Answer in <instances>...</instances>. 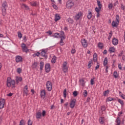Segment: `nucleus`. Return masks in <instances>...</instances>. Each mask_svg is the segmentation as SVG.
I'll return each mask as SVG.
<instances>
[{
  "label": "nucleus",
  "instance_id": "09e8293b",
  "mask_svg": "<svg viewBox=\"0 0 125 125\" xmlns=\"http://www.w3.org/2000/svg\"><path fill=\"white\" fill-rule=\"evenodd\" d=\"M22 6H24V7H25V9H26V10H29V7L28 6H27L26 4H22Z\"/></svg>",
  "mask_w": 125,
  "mask_h": 125
},
{
  "label": "nucleus",
  "instance_id": "1a4fd4ad",
  "mask_svg": "<svg viewBox=\"0 0 125 125\" xmlns=\"http://www.w3.org/2000/svg\"><path fill=\"white\" fill-rule=\"evenodd\" d=\"M81 43L83 47H87V42L85 39L82 40Z\"/></svg>",
  "mask_w": 125,
  "mask_h": 125
},
{
  "label": "nucleus",
  "instance_id": "6ab92c4d",
  "mask_svg": "<svg viewBox=\"0 0 125 125\" xmlns=\"http://www.w3.org/2000/svg\"><path fill=\"white\" fill-rule=\"evenodd\" d=\"M97 2L99 8H100V9H101V8H102V4H101V2L100 1V0H97Z\"/></svg>",
  "mask_w": 125,
  "mask_h": 125
},
{
  "label": "nucleus",
  "instance_id": "a18cd8bd",
  "mask_svg": "<svg viewBox=\"0 0 125 125\" xmlns=\"http://www.w3.org/2000/svg\"><path fill=\"white\" fill-rule=\"evenodd\" d=\"M28 125H33V122L30 119L28 121Z\"/></svg>",
  "mask_w": 125,
  "mask_h": 125
},
{
  "label": "nucleus",
  "instance_id": "bf43d9fd",
  "mask_svg": "<svg viewBox=\"0 0 125 125\" xmlns=\"http://www.w3.org/2000/svg\"><path fill=\"white\" fill-rule=\"evenodd\" d=\"M114 99L112 98H108L107 99V101H108L109 102V101H112V100H113Z\"/></svg>",
  "mask_w": 125,
  "mask_h": 125
},
{
  "label": "nucleus",
  "instance_id": "ddd939ff",
  "mask_svg": "<svg viewBox=\"0 0 125 125\" xmlns=\"http://www.w3.org/2000/svg\"><path fill=\"white\" fill-rule=\"evenodd\" d=\"M60 16H59V14H56L55 15V22H57L58 20H60Z\"/></svg>",
  "mask_w": 125,
  "mask_h": 125
},
{
  "label": "nucleus",
  "instance_id": "9b49d317",
  "mask_svg": "<svg viewBox=\"0 0 125 125\" xmlns=\"http://www.w3.org/2000/svg\"><path fill=\"white\" fill-rule=\"evenodd\" d=\"M118 43H119V40L117 39L114 38L112 40V44L113 45H118Z\"/></svg>",
  "mask_w": 125,
  "mask_h": 125
},
{
  "label": "nucleus",
  "instance_id": "6e6552de",
  "mask_svg": "<svg viewBox=\"0 0 125 125\" xmlns=\"http://www.w3.org/2000/svg\"><path fill=\"white\" fill-rule=\"evenodd\" d=\"M77 100H76V99H73L70 102V108H71L72 109L74 108V107H75V105H76V102Z\"/></svg>",
  "mask_w": 125,
  "mask_h": 125
},
{
  "label": "nucleus",
  "instance_id": "5701e85b",
  "mask_svg": "<svg viewBox=\"0 0 125 125\" xmlns=\"http://www.w3.org/2000/svg\"><path fill=\"white\" fill-rule=\"evenodd\" d=\"M115 22L118 23V24L120 23V16L119 15H116V16Z\"/></svg>",
  "mask_w": 125,
  "mask_h": 125
},
{
  "label": "nucleus",
  "instance_id": "0eeeda50",
  "mask_svg": "<svg viewBox=\"0 0 125 125\" xmlns=\"http://www.w3.org/2000/svg\"><path fill=\"white\" fill-rule=\"evenodd\" d=\"M45 70L46 73H49L50 72V64L49 63H46L45 64Z\"/></svg>",
  "mask_w": 125,
  "mask_h": 125
},
{
  "label": "nucleus",
  "instance_id": "2f4dec72",
  "mask_svg": "<svg viewBox=\"0 0 125 125\" xmlns=\"http://www.w3.org/2000/svg\"><path fill=\"white\" fill-rule=\"evenodd\" d=\"M109 51L110 53L115 52V48L114 47L109 48Z\"/></svg>",
  "mask_w": 125,
  "mask_h": 125
},
{
  "label": "nucleus",
  "instance_id": "3c124183",
  "mask_svg": "<svg viewBox=\"0 0 125 125\" xmlns=\"http://www.w3.org/2000/svg\"><path fill=\"white\" fill-rule=\"evenodd\" d=\"M63 72L64 73H66V72H67V70H68V68H67V66L66 67H63Z\"/></svg>",
  "mask_w": 125,
  "mask_h": 125
},
{
  "label": "nucleus",
  "instance_id": "5fc2aeb1",
  "mask_svg": "<svg viewBox=\"0 0 125 125\" xmlns=\"http://www.w3.org/2000/svg\"><path fill=\"white\" fill-rule=\"evenodd\" d=\"M72 54H75L76 53V50L75 49H72L71 51Z\"/></svg>",
  "mask_w": 125,
  "mask_h": 125
},
{
  "label": "nucleus",
  "instance_id": "cd10ccee",
  "mask_svg": "<svg viewBox=\"0 0 125 125\" xmlns=\"http://www.w3.org/2000/svg\"><path fill=\"white\" fill-rule=\"evenodd\" d=\"M38 66V62H34V63L32 64V68L33 69H36L37 67Z\"/></svg>",
  "mask_w": 125,
  "mask_h": 125
},
{
  "label": "nucleus",
  "instance_id": "7c9ffc66",
  "mask_svg": "<svg viewBox=\"0 0 125 125\" xmlns=\"http://www.w3.org/2000/svg\"><path fill=\"white\" fill-rule=\"evenodd\" d=\"M104 45H103V43H101V42H99L98 43V47H99V48H100V49H102V48H103L104 47Z\"/></svg>",
  "mask_w": 125,
  "mask_h": 125
},
{
  "label": "nucleus",
  "instance_id": "20e7f679",
  "mask_svg": "<svg viewBox=\"0 0 125 125\" xmlns=\"http://www.w3.org/2000/svg\"><path fill=\"white\" fill-rule=\"evenodd\" d=\"M46 87L48 91H51V89H52V83L50 81H47L46 84Z\"/></svg>",
  "mask_w": 125,
  "mask_h": 125
},
{
  "label": "nucleus",
  "instance_id": "de8ad7c7",
  "mask_svg": "<svg viewBox=\"0 0 125 125\" xmlns=\"http://www.w3.org/2000/svg\"><path fill=\"white\" fill-rule=\"evenodd\" d=\"M40 54H41V53H40V52H37L36 54H34L33 55V56H34V57H36V56L39 57V55H40Z\"/></svg>",
  "mask_w": 125,
  "mask_h": 125
},
{
  "label": "nucleus",
  "instance_id": "c9c22d12",
  "mask_svg": "<svg viewBox=\"0 0 125 125\" xmlns=\"http://www.w3.org/2000/svg\"><path fill=\"white\" fill-rule=\"evenodd\" d=\"M91 64H92V60H91L89 62V63L88 64V69H90L91 67Z\"/></svg>",
  "mask_w": 125,
  "mask_h": 125
},
{
  "label": "nucleus",
  "instance_id": "aec40b11",
  "mask_svg": "<svg viewBox=\"0 0 125 125\" xmlns=\"http://www.w3.org/2000/svg\"><path fill=\"white\" fill-rule=\"evenodd\" d=\"M88 19H91V17H92V13L90 12V11H88V15L87 16Z\"/></svg>",
  "mask_w": 125,
  "mask_h": 125
},
{
  "label": "nucleus",
  "instance_id": "f704fd0d",
  "mask_svg": "<svg viewBox=\"0 0 125 125\" xmlns=\"http://www.w3.org/2000/svg\"><path fill=\"white\" fill-rule=\"evenodd\" d=\"M113 7H114V5H113L112 3H110L108 4V8H109V9H112Z\"/></svg>",
  "mask_w": 125,
  "mask_h": 125
},
{
  "label": "nucleus",
  "instance_id": "13d9d810",
  "mask_svg": "<svg viewBox=\"0 0 125 125\" xmlns=\"http://www.w3.org/2000/svg\"><path fill=\"white\" fill-rule=\"evenodd\" d=\"M90 83H91V85H93V84H94V80L91 79L90 81Z\"/></svg>",
  "mask_w": 125,
  "mask_h": 125
},
{
  "label": "nucleus",
  "instance_id": "58836bf2",
  "mask_svg": "<svg viewBox=\"0 0 125 125\" xmlns=\"http://www.w3.org/2000/svg\"><path fill=\"white\" fill-rule=\"evenodd\" d=\"M73 96L74 97H76V96H78V91H74L73 93Z\"/></svg>",
  "mask_w": 125,
  "mask_h": 125
},
{
  "label": "nucleus",
  "instance_id": "7ed1b4c3",
  "mask_svg": "<svg viewBox=\"0 0 125 125\" xmlns=\"http://www.w3.org/2000/svg\"><path fill=\"white\" fill-rule=\"evenodd\" d=\"M59 37L61 38V41L60 42V45H64V42H63V40H65L66 37H65V34H64L63 31L61 32V35L59 36Z\"/></svg>",
  "mask_w": 125,
  "mask_h": 125
},
{
  "label": "nucleus",
  "instance_id": "c85d7f7f",
  "mask_svg": "<svg viewBox=\"0 0 125 125\" xmlns=\"http://www.w3.org/2000/svg\"><path fill=\"white\" fill-rule=\"evenodd\" d=\"M51 62L52 63H53V64H54V63H55V62H56V56H54L53 58H52V60H51Z\"/></svg>",
  "mask_w": 125,
  "mask_h": 125
},
{
  "label": "nucleus",
  "instance_id": "6e6d98bb",
  "mask_svg": "<svg viewBox=\"0 0 125 125\" xmlns=\"http://www.w3.org/2000/svg\"><path fill=\"white\" fill-rule=\"evenodd\" d=\"M25 47H27V46H26V44L25 43H22L21 44V48L23 49V48H25Z\"/></svg>",
  "mask_w": 125,
  "mask_h": 125
},
{
  "label": "nucleus",
  "instance_id": "2eb2a0df",
  "mask_svg": "<svg viewBox=\"0 0 125 125\" xmlns=\"http://www.w3.org/2000/svg\"><path fill=\"white\" fill-rule=\"evenodd\" d=\"M36 119H41L42 118V113L41 112H38L36 113Z\"/></svg>",
  "mask_w": 125,
  "mask_h": 125
},
{
  "label": "nucleus",
  "instance_id": "423d86ee",
  "mask_svg": "<svg viewBox=\"0 0 125 125\" xmlns=\"http://www.w3.org/2000/svg\"><path fill=\"white\" fill-rule=\"evenodd\" d=\"M48 50L47 49H42L41 52L42 56L43 57H44V58H47V55H46V54L47 53Z\"/></svg>",
  "mask_w": 125,
  "mask_h": 125
},
{
  "label": "nucleus",
  "instance_id": "0e129e2a",
  "mask_svg": "<svg viewBox=\"0 0 125 125\" xmlns=\"http://www.w3.org/2000/svg\"><path fill=\"white\" fill-rule=\"evenodd\" d=\"M123 54H124V52L122 51L121 53L119 54L118 55L119 57H121V56H122Z\"/></svg>",
  "mask_w": 125,
  "mask_h": 125
},
{
  "label": "nucleus",
  "instance_id": "864d4df0",
  "mask_svg": "<svg viewBox=\"0 0 125 125\" xmlns=\"http://www.w3.org/2000/svg\"><path fill=\"white\" fill-rule=\"evenodd\" d=\"M23 94L24 95H28V90H23Z\"/></svg>",
  "mask_w": 125,
  "mask_h": 125
},
{
  "label": "nucleus",
  "instance_id": "4be33fe9",
  "mask_svg": "<svg viewBox=\"0 0 125 125\" xmlns=\"http://www.w3.org/2000/svg\"><path fill=\"white\" fill-rule=\"evenodd\" d=\"M80 82L82 85V86H84L85 84V82H84V79L83 78L80 80Z\"/></svg>",
  "mask_w": 125,
  "mask_h": 125
},
{
  "label": "nucleus",
  "instance_id": "37998d69",
  "mask_svg": "<svg viewBox=\"0 0 125 125\" xmlns=\"http://www.w3.org/2000/svg\"><path fill=\"white\" fill-rule=\"evenodd\" d=\"M110 91H109V90H107L106 91H104V96H106V95H107V94H108L109 93Z\"/></svg>",
  "mask_w": 125,
  "mask_h": 125
},
{
  "label": "nucleus",
  "instance_id": "e2e57ef3",
  "mask_svg": "<svg viewBox=\"0 0 125 125\" xmlns=\"http://www.w3.org/2000/svg\"><path fill=\"white\" fill-rule=\"evenodd\" d=\"M93 58H97V54L96 53H94Z\"/></svg>",
  "mask_w": 125,
  "mask_h": 125
},
{
  "label": "nucleus",
  "instance_id": "4468645a",
  "mask_svg": "<svg viewBox=\"0 0 125 125\" xmlns=\"http://www.w3.org/2000/svg\"><path fill=\"white\" fill-rule=\"evenodd\" d=\"M118 25H119V23L118 22L115 21H113L112 22V27H115L116 28H118Z\"/></svg>",
  "mask_w": 125,
  "mask_h": 125
},
{
  "label": "nucleus",
  "instance_id": "774afa93",
  "mask_svg": "<svg viewBox=\"0 0 125 125\" xmlns=\"http://www.w3.org/2000/svg\"><path fill=\"white\" fill-rule=\"evenodd\" d=\"M94 62H97V58H93Z\"/></svg>",
  "mask_w": 125,
  "mask_h": 125
},
{
  "label": "nucleus",
  "instance_id": "a878e982",
  "mask_svg": "<svg viewBox=\"0 0 125 125\" xmlns=\"http://www.w3.org/2000/svg\"><path fill=\"white\" fill-rule=\"evenodd\" d=\"M113 76H114V78H115V79H117V78H118V77H119V74H118V72H117V71H115L114 72Z\"/></svg>",
  "mask_w": 125,
  "mask_h": 125
},
{
  "label": "nucleus",
  "instance_id": "c03bdc74",
  "mask_svg": "<svg viewBox=\"0 0 125 125\" xmlns=\"http://www.w3.org/2000/svg\"><path fill=\"white\" fill-rule=\"evenodd\" d=\"M17 73H18L19 74H20L21 73V72H22V69L19 68L17 69Z\"/></svg>",
  "mask_w": 125,
  "mask_h": 125
},
{
  "label": "nucleus",
  "instance_id": "f257e3e1",
  "mask_svg": "<svg viewBox=\"0 0 125 125\" xmlns=\"http://www.w3.org/2000/svg\"><path fill=\"white\" fill-rule=\"evenodd\" d=\"M12 85V87H15V81L14 80H11L10 77H8L7 79V86L10 87Z\"/></svg>",
  "mask_w": 125,
  "mask_h": 125
},
{
  "label": "nucleus",
  "instance_id": "ea45409f",
  "mask_svg": "<svg viewBox=\"0 0 125 125\" xmlns=\"http://www.w3.org/2000/svg\"><path fill=\"white\" fill-rule=\"evenodd\" d=\"M109 36H108V40H111V38H112V31H110V33H109Z\"/></svg>",
  "mask_w": 125,
  "mask_h": 125
},
{
  "label": "nucleus",
  "instance_id": "412c9836",
  "mask_svg": "<svg viewBox=\"0 0 125 125\" xmlns=\"http://www.w3.org/2000/svg\"><path fill=\"white\" fill-rule=\"evenodd\" d=\"M82 16V13H78V14L75 16V20H79Z\"/></svg>",
  "mask_w": 125,
  "mask_h": 125
},
{
  "label": "nucleus",
  "instance_id": "b1692460",
  "mask_svg": "<svg viewBox=\"0 0 125 125\" xmlns=\"http://www.w3.org/2000/svg\"><path fill=\"white\" fill-rule=\"evenodd\" d=\"M43 65H44L43 62H41L40 63V71L42 70V69L43 68Z\"/></svg>",
  "mask_w": 125,
  "mask_h": 125
},
{
  "label": "nucleus",
  "instance_id": "8fccbe9b",
  "mask_svg": "<svg viewBox=\"0 0 125 125\" xmlns=\"http://www.w3.org/2000/svg\"><path fill=\"white\" fill-rule=\"evenodd\" d=\"M83 95L85 97H86V96L87 95V92L86 91V90H84V92H83Z\"/></svg>",
  "mask_w": 125,
  "mask_h": 125
},
{
  "label": "nucleus",
  "instance_id": "c756f323",
  "mask_svg": "<svg viewBox=\"0 0 125 125\" xmlns=\"http://www.w3.org/2000/svg\"><path fill=\"white\" fill-rule=\"evenodd\" d=\"M67 22H68V23H70V24H73L74 21L73 20V19H71V18H68L67 19Z\"/></svg>",
  "mask_w": 125,
  "mask_h": 125
},
{
  "label": "nucleus",
  "instance_id": "603ef678",
  "mask_svg": "<svg viewBox=\"0 0 125 125\" xmlns=\"http://www.w3.org/2000/svg\"><path fill=\"white\" fill-rule=\"evenodd\" d=\"M101 110H102V111H105L106 110V107H105V106H104V105L102 106Z\"/></svg>",
  "mask_w": 125,
  "mask_h": 125
},
{
  "label": "nucleus",
  "instance_id": "9d476101",
  "mask_svg": "<svg viewBox=\"0 0 125 125\" xmlns=\"http://www.w3.org/2000/svg\"><path fill=\"white\" fill-rule=\"evenodd\" d=\"M4 103H5V100L4 99L0 101V109H2L4 107Z\"/></svg>",
  "mask_w": 125,
  "mask_h": 125
},
{
  "label": "nucleus",
  "instance_id": "f03ea898",
  "mask_svg": "<svg viewBox=\"0 0 125 125\" xmlns=\"http://www.w3.org/2000/svg\"><path fill=\"white\" fill-rule=\"evenodd\" d=\"M7 3L6 1L2 4V12L3 16H5L6 14V8H7Z\"/></svg>",
  "mask_w": 125,
  "mask_h": 125
},
{
  "label": "nucleus",
  "instance_id": "a211bd4d",
  "mask_svg": "<svg viewBox=\"0 0 125 125\" xmlns=\"http://www.w3.org/2000/svg\"><path fill=\"white\" fill-rule=\"evenodd\" d=\"M16 83H19V82L22 81V77H19L18 76H17L16 77Z\"/></svg>",
  "mask_w": 125,
  "mask_h": 125
},
{
  "label": "nucleus",
  "instance_id": "49530a36",
  "mask_svg": "<svg viewBox=\"0 0 125 125\" xmlns=\"http://www.w3.org/2000/svg\"><path fill=\"white\" fill-rule=\"evenodd\" d=\"M18 36L20 39H21L22 38V34H21V32H18Z\"/></svg>",
  "mask_w": 125,
  "mask_h": 125
},
{
  "label": "nucleus",
  "instance_id": "39448f33",
  "mask_svg": "<svg viewBox=\"0 0 125 125\" xmlns=\"http://www.w3.org/2000/svg\"><path fill=\"white\" fill-rule=\"evenodd\" d=\"M75 3L73 1H68L66 3L67 8L71 9L74 6Z\"/></svg>",
  "mask_w": 125,
  "mask_h": 125
},
{
  "label": "nucleus",
  "instance_id": "052dcab7",
  "mask_svg": "<svg viewBox=\"0 0 125 125\" xmlns=\"http://www.w3.org/2000/svg\"><path fill=\"white\" fill-rule=\"evenodd\" d=\"M121 8L123 10H125V6L123 4H121Z\"/></svg>",
  "mask_w": 125,
  "mask_h": 125
},
{
  "label": "nucleus",
  "instance_id": "338daca9",
  "mask_svg": "<svg viewBox=\"0 0 125 125\" xmlns=\"http://www.w3.org/2000/svg\"><path fill=\"white\" fill-rule=\"evenodd\" d=\"M63 67H67V62H65L63 64Z\"/></svg>",
  "mask_w": 125,
  "mask_h": 125
},
{
  "label": "nucleus",
  "instance_id": "4d7b16f0",
  "mask_svg": "<svg viewBox=\"0 0 125 125\" xmlns=\"http://www.w3.org/2000/svg\"><path fill=\"white\" fill-rule=\"evenodd\" d=\"M46 113V112L45 111V110H42V117H44V116H45Z\"/></svg>",
  "mask_w": 125,
  "mask_h": 125
},
{
  "label": "nucleus",
  "instance_id": "f3484780",
  "mask_svg": "<svg viewBox=\"0 0 125 125\" xmlns=\"http://www.w3.org/2000/svg\"><path fill=\"white\" fill-rule=\"evenodd\" d=\"M41 96L42 98H44V97L45 96V91L44 90H43L41 91Z\"/></svg>",
  "mask_w": 125,
  "mask_h": 125
},
{
  "label": "nucleus",
  "instance_id": "69168bd1",
  "mask_svg": "<svg viewBox=\"0 0 125 125\" xmlns=\"http://www.w3.org/2000/svg\"><path fill=\"white\" fill-rule=\"evenodd\" d=\"M118 68H119V70H122V64H118Z\"/></svg>",
  "mask_w": 125,
  "mask_h": 125
},
{
  "label": "nucleus",
  "instance_id": "473e14b6",
  "mask_svg": "<svg viewBox=\"0 0 125 125\" xmlns=\"http://www.w3.org/2000/svg\"><path fill=\"white\" fill-rule=\"evenodd\" d=\"M60 34L58 33H55L54 34V35H52V37H54V38H58V36L60 35Z\"/></svg>",
  "mask_w": 125,
  "mask_h": 125
},
{
  "label": "nucleus",
  "instance_id": "dca6fc26",
  "mask_svg": "<svg viewBox=\"0 0 125 125\" xmlns=\"http://www.w3.org/2000/svg\"><path fill=\"white\" fill-rule=\"evenodd\" d=\"M104 121H105V119L104 117H100L99 119V123L101 125H103L104 124Z\"/></svg>",
  "mask_w": 125,
  "mask_h": 125
},
{
  "label": "nucleus",
  "instance_id": "4c0bfd02",
  "mask_svg": "<svg viewBox=\"0 0 125 125\" xmlns=\"http://www.w3.org/2000/svg\"><path fill=\"white\" fill-rule=\"evenodd\" d=\"M19 125H25V122L24 121V120L22 119L20 121Z\"/></svg>",
  "mask_w": 125,
  "mask_h": 125
},
{
  "label": "nucleus",
  "instance_id": "a19ab883",
  "mask_svg": "<svg viewBox=\"0 0 125 125\" xmlns=\"http://www.w3.org/2000/svg\"><path fill=\"white\" fill-rule=\"evenodd\" d=\"M95 11L97 12V13H99V11H100V10H101V9H100L99 8L96 7L95 8Z\"/></svg>",
  "mask_w": 125,
  "mask_h": 125
},
{
  "label": "nucleus",
  "instance_id": "72a5a7b5",
  "mask_svg": "<svg viewBox=\"0 0 125 125\" xmlns=\"http://www.w3.org/2000/svg\"><path fill=\"white\" fill-rule=\"evenodd\" d=\"M118 102L121 104V106H124V102L121 99L118 100Z\"/></svg>",
  "mask_w": 125,
  "mask_h": 125
},
{
  "label": "nucleus",
  "instance_id": "e433bc0d",
  "mask_svg": "<svg viewBox=\"0 0 125 125\" xmlns=\"http://www.w3.org/2000/svg\"><path fill=\"white\" fill-rule=\"evenodd\" d=\"M67 90L66 89H65L63 91V97H64V98H66L67 95Z\"/></svg>",
  "mask_w": 125,
  "mask_h": 125
},
{
  "label": "nucleus",
  "instance_id": "79ce46f5",
  "mask_svg": "<svg viewBox=\"0 0 125 125\" xmlns=\"http://www.w3.org/2000/svg\"><path fill=\"white\" fill-rule=\"evenodd\" d=\"M22 51L23 52H28V47H25V48L22 49Z\"/></svg>",
  "mask_w": 125,
  "mask_h": 125
},
{
  "label": "nucleus",
  "instance_id": "bb28decb",
  "mask_svg": "<svg viewBox=\"0 0 125 125\" xmlns=\"http://www.w3.org/2000/svg\"><path fill=\"white\" fill-rule=\"evenodd\" d=\"M116 125H121V120L120 119V117H118L116 119Z\"/></svg>",
  "mask_w": 125,
  "mask_h": 125
},
{
  "label": "nucleus",
  "instance_id": "393cba45",
  "mask_svg": "<svg viewBox=\"0 0 125 125\" xmlns=\"http://www.w3.org/2000/svg\"><path fill=\"white\" fill-rule=\"evenodd\" d=\"M108 63V58L107 57L104 58V65L106 66Z\"/></svg>",
  "mask_w": 125,
  "mask_h": 125
},
{
  "label": "nucleus",
  "instance_id": "680f3d73",
  "mask_svg": "<svg viewBox=\"0 0 125 125\" xmlns=\"http://www.w3.org/2000/svg\"><path fill=\"white\" fill-rule=\"evenodd\" d=\"M124 94H123L122 92L119 91V96H120V97H122V96H124Z\"/></svg>",
  "mask_w": 125,
  "mask_h": 125
},
{
  "label": "nucleus",
  "instance_id": "f8f14e48",
  "mask_svg": "<svg viewBox=\"0 0 125 125\" xmlns=\"http://www.w3.org/2000/svg\"><path fill=\"white\" fill-rule=\"evenodd\" d=\"M16 62H17V63L22 62V57L20 56H17L16 57Z\"/></svg>",
  "mask_w": 125,
  "mask_h": 125
}]
</instances>
